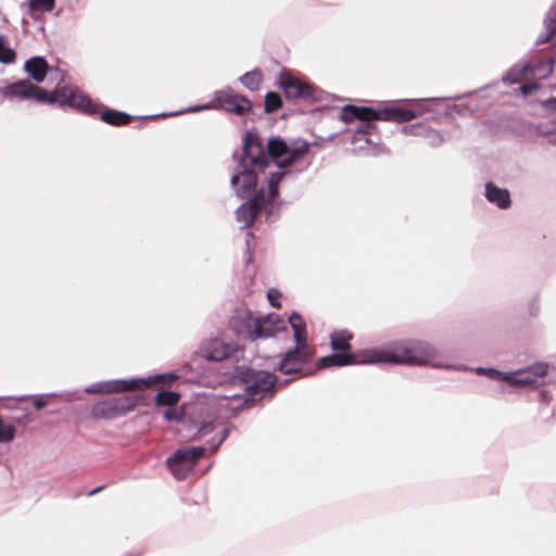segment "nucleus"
Masks as SVG:
<instances>
[{
	"label": "nucleus",
	"instance_id": "obj_37",
	"mask_svg": "<svg viewBox=\"0 0 556 556\" xmlns=\"http://www.w3.org/2000/svg\"><path fill=\"white\" fill-rule=\"evenodd\" d=\"M289 323L292 327V329H295V327H305V324L302 319V317L298 313H292L289 317Z\"/></svg>",
	"mask_w": 556,
	"mask_h": 556
},
{
	"label": "nucleus",
	"instance_id": "obj_27",
	"mask_svg": "<svg viewBox=\"0 0 556 556\" xmlns=\"http://www.w3.org/2000/svg\"><path fill=\"white\" fill-rule=\"evenodd\" d=\"M177 378L178 377L174 374L155 375L149 379H146V382H149V388L159 383L170 387L177 380Z\"/></svg>",
	"mask_w": 556,
	"mask_h": 556
},
{
	"label": "nucleus",
	"instance_id": "obj_31",
	"mask_svg": "<svg viewBox=\"0 0 556 556\" xmlns=\"http://www.w3.org/2000/svg\"><path fill=\"white\" fill-rule=\"evenodd\" d=\"M281 105V99L276 92H268L265 96V111L267 113L275 112Z\"/></svg>",
	"mask_w": 556,
	"mask_h": 556
},
{
	"label": "nucleus",
	"instance_id": "obj_11",
	"mask_svg": "<svg viewBox=\"0 0 556 556\" xmlns=\"http://www.w3.org/2000/svg\"><path fill=\"white\" fill-rule=\"evenodd\" d=\"M149 388L146 379L114 380L105 382L97 388L92 387L87 391L89 393H121L128 391H143Z\"/></svg>",
	"mask_w": 556,
	"mask_h": 556
},
{
	"label": "nucleus",
	"instance_id": "obj_12",
	"mask_svg": "<svg viewBox=\"0 0 556 556\" xmlns=\"http://www.w3.org/2000/svg\"><path fill=\"white\" fill-rule=\"evenodd\" d=\"M312 350H301L294 348L286 353L280 363V371L285 375L300 372L303 366L308 363L313 357Z\"/></svg>",
	"mask_w": 556,
	"mask_h": 556
},
{
	"label": "nucleus",
	"instance_id": "obj_34",
	"mask_svg": "<svg viewBox=\"0 0 556 556\" xmlns=\"http://www.w3.org/2000/svg\"><path fill=\"white\" fill-rule=\"evenodd\" d=\"M548 365L546 363H538L530 367V371L535 379L544 377L547 374Z\"/></svg>",
	"mask_w": 556,
	"mask_h": 556
},
{
	"label": "nucleus",
	"instance_id": "obj_14",
	"mask_svg": "<svg viewBox=\"0 0 556 556\" xmlns=\"http://www.w3.org/2000/svg\"><path fill=\"white\" fill-rule=\"evenodd\" d=\"M231 185L241 198L252 194L257 186V175L249 167H241L240 172L231 177Z\"/></svg>",
	"mask_w": 556,
	"mask_h": 556
},
{
	"label": "nucleus",
	"instance_id": "obj_2",
	"mask_svg": "<svg viewBox=\"0 0 556 556\" xmlns=\"http://www.w3.org/2000/svg\"><path fill=\"white\" fill-rule=\"evenodd\" d=\"M302 142L301 147L290 150L286 141H267V151H265L263 141H243L240 167L253 166L264 168L271 161L277 167L285 168L307 152L308 142Z\"/></svg>",
	"mask_w": 556,
	"mask_h": 556
},
{
	"label": "nucleus",
	"instance_id": "obj_15",
	"mask_svg": "<svg viewBox=\"0 0 556 556\" xmlns=\"http://www.w3.org/2000/svg\"><path fill=\"white\" fill-rule=\"evenodd\" d=\"M264 199L263 190H261L254 199L238 208V219L244 223L245 226L252 225L260 213Z\"/></svg>",
	"mask_w": 556,
	"mask_h": 556
},
{
	"label": "nucleus",
	"instance_id": "obj_13",
	"mask_svg": "<svg viewBox=\"0 0 556 556\" xmlns=\"http://www.w3.org/2000/svg\"><path fill=\"white\" fill-rule=\"evenodd\" d=\"M280 86L286 97L292 100L307 99L313 96L309 85L302 83L287 73L280 75Z\"/></svg>",
	"mask_w": 556,
	"mask_h": 556
},
{
	"label": "nucleus",
	"instance_id": "obj_1",
	"mask_svg": "<svg viewBox=\"0 0 556 556\" xmlns=\"http://www.w3.org/2000/svg\"><path fill=\"white\" fill-rule=\"evenodd\" d=\"M435 355L431 344L419 340H404L392 342L380 350H368L364 353L361 363H391L405 365H425ZM359 363L357 355L352 353H333L317 361L319 368L345 366Z\"/></svg>",
	"mask_w": 556,
	"mask_h": 556
},
{
	"label": "nucleus",
	"instance_id": "obj_20",
	"mask_svg": "<svg viewBox=\"0 0 556 556\" xmlns=\"http://www.w3.org/2000/svg\"><path fill=\"white\" fill-rule=\"evenodd\" d=\"M402 131L405 136L410 137H426L431 138L434 135V131L425 125L424 123H415L405 125L402 127Z\"/></svg>",
	"mask_w": 556,
	"mask_h": 556
},
{
	"label": "nucleus",
	"instance_id": "obj_35",
	"mask_svg": "<svg viewBox=\"0 0 556 556\" xmlns=\"http://www.w3.org/2000/svg\"><path fill=\"white\" fill-rule=\"evenodd\" d=\"M163 416L167 421H180L182 419V414L173 407L167 408Z\"/></svg>",
	"mask_w": 556,
	"mask_h": 556
},
{
	"label": "nucleus",
	"instance_id": "obj_21",
	"mask_svg": "<svg viewBox=\"0 0 556 556\" xmlns=\"http://www.w3.org/2000/svg\"><path fill=\"white\" fill-rule=\"evenodd\" d=\"M533 74V66L530 64H526L521 67L511 68L507 74V78L510 83H520L523 79H528V77Z\"/></svg>",
	"mask_w": 556,
	"mask_h": 556
},
{
	"label": "nucleus",
	"instance_id": "obj_6",
	"mask_svg": "<svg viewBox=\"0 0 556 556\" xmlns=\"http://www.w3.org/2000/svg\"><path fill=\"white\" fill-rule=\"evenodd\" d=\"M0 93L9 100H36L42 103H54V94L34 85L28 79L20 80L0 87Z\"/></svg>",
	"mask_w": 556,
	"mask_h": 556
},
{
	"label": "nucleus",
	"instance_id": "obj_32",
	"mask_svg": "<svg viewBox=\"0 0 556 556\" xmlns=\"http://www.w3.org/2000/svg\"><path fill=\"white\" fill-rule=\"evenodd\" d=\"M294 332V340H295V346L301 350H311L309 346L306 343V327H295L293 329Z\"/></svg>",
	"mask_w": 556,
	"mask_h": 556
},
{
	"label": "nucleus",
	"instance_id": "obj_24",
	"mask_svg": "<svg viewBox=\"0 0 556 556\" xmlns=\"http://www.w3.org/2000/svg\"><path fill=\"white\" fill-rule=\"evenodd\" d=\"M29 13L33 18H38V13L46 11L50 12L54 8V0H29Z\"/></svg>",
	"mask_w": 556,
	"mask_h": 556
},
{
	"label": "nucleus",
	"instance_id": "obj_40",
	"mask_svg": "<svg viewBox=\"0 0 556 556\" xmlns=\"http://www.w3.org/2000/svg\"><path fill=\"white\" fill-rule=\"evenodd\" d=\"M103 489H104V486H103V485L98 486V488H96V489H93V490L89 491V492H88V496H93V495H96L97 493H99L100 491H102Z\"/></svg>",
	"mask_w": 556,
	"mask_h": 556
},
{
	"label": "nucleus",
	"instance_id": "obj_23",
	"mask_svg": "<svg viewBox=\"0 0 556 556\" xmlns=\"http://www.w3.org/2000/svg\"><path fill=\"white\" fill-rule=\"evenodd\" d=\"M509 374L508 377H504L506 381H508L511 386H531L536 382L535 377L531 374L530 370H523L516 375Z\"/></svg>",
	"mask_w": 556,
	"mask_h": 556
},
{
	"label": "nucleus",
	"instance_id": "obj_33",
	"mask_svg": "<svg viewBox=\"0 0 556 556\" xmlns=\"http://www.w3.org/2000/svg\"><path fill=\"white\" fill-rule=\"evenodd\" d=\"M477 372L478 374H485V375H488L492 379L504 380V381H506V379L504 377H508L509 376V374H504V372H501V371H498L496 369H493V368H483V367H479L477 369Z\"/></svg>",
	"mask_w": 556,
	"mask_h": 556
},
{
	"label": "nucleus",
	"instance_id": "obj_42",
	"mask_svg": "<svg viewBox=\"0 0 556 556\" xmlns=\"http://www.w3.org/2000/svg\"><path fill=\"white\" fill-rule=\"evenodd\" d=\"M549 103L551 108L556 111V99H553Z\"/></svg>",
	"mask_w": 556,
	"mask_h": 556
},
{
	"label": "nucleus",
	"instance_id": "obj_3",
	"mask_svg": "<svg viewBox=\"0 0 556 556\" xmlns=\"http://www.w3.org/2000/svg\"><path fill=\"white\" fill-rule=\"evenodd\" d=\"M416 110L412 108H387L376 112L368 108L345 105L340 113V118L345 123H357L355 130L371 136V123L378 119L403 123L414 118Z\"/></svg>",
	"mask_w": 556,
	"mask_h": 556
},
{
	"label": "nucleus",
	"instance_id": "obj_28",
	"mask_svg": "<svg viewBox=\"0 0 556 556\" xmlns=\"http://www.w3.org/2000/svg\"><path fill=\"white\" fill-rule=\"evenodd\" d=\"M261 79L262 74L257 71L247 73L240 78L241 83L250 90L256 89L261 83Z\"/></svg>",
	"mask_w": 556,
	"mask_h": 556
},
{
	"label": "nucleus",
	"instance_id": "obj_18",
	"mask_svg": "<svg viewBox=\"0 0 556 556\" xmlns=\"http://www.w3.org/2000/svg\"><path fill=\"white\" fill-rule=\"evenodd\" d=\"M98 114L101 115L102 121L114 126L126 125L132 119V117L126 113L106 109L101 104L100 112H98Z\"/></svg>",
	"mask_w": 556,
	"mask_h": 556
},
{
	"label": "nucleus",
	"instance_id": "obj_16",
	"mask_svg": "<svg viewBox=\"0 0 556 556\" xmlns=\"http://www.w3.org/2000/svg\"><path fill=\"white\" fill-rule=\"evenodd\" d=\"M485 198L489 202L495 204L502 210H506L510 206V193L507 189L498 188L494 182L485 184Z\"/></svg>",
	"mask_w": 556,
	"mask_h": 556
},
{
	"label": "nucleus",
	"instance_id": "obj_29",
	"mask_svg": "<svg viewBox=\"0 0 556 556\" xmlns=\"http://www.w3.org/2000/svg\"><path fill=\"white\" fill-rule=\"evenodd\" d=\"M15 59L13 49L7 46V40L3 35H0V62L11 63Z\"/></svg>",
	"mask_w": 556,
	"mask_h": 556
},
{
	"label": "nucleus",
	"instance_id": "obj_9",
	"mask_svg": "<svg viewBox=\"0 0 556 556\" xmlns=\"http://www.w3.org/2000/svg\"><path fill=\"white\" fill-rule=\"evenodd\" d=\"M243 381L251 399H262L266 392L275 387L277 378L268 371L248 370L243 374Z\"/></svg>",
	"mask_w": 556,
	"mask_h": 556
},
{
	"label": "nucleus",
	"instance_id": "obj_8",
	"mask_svg": "<svg viewBox=\"0 0 556 556\" xmlns=\"http://www.w3.org/2000/svg\"><path fill=\"white\" fill-rule=\"evenodd\" d=\"M206 109H224L236 114H242L251 109V102L243 96L230 89L218 90L214 93Z\"/></svg>",
	"mask_w": 556,
	"mask_h": 556
},
{
	"label": "nucleus",
	"instance_id": "obj_5",
	"mask_svg": "<svg viewBox=\"0 0 556 556\" xmlns=\"http://www.w3.org/2000/svg\"><path fill=\"white\" fill-rule=\"evenodd\" d=\"M205 454L202 446H190L177 450L166 459V465L177 480H184L193 470L199 459Z\"/></svg>",
	"mask_w": 556,
	"mask_h": 556
},
{
	"label": "nucleus",
	"instance_id": "obj_19",
	"mask_svg": "<svg viewBox=\"0 0 556 556\" xmlns=\"http://www.w3.org/2000/svg\"><path fill=\"white\" fill-rule=\"evenodd\" d=\"M353 334L348 330L334 331L331 333V346L337 351H349L351 349L350 341Z\"/></svg>",
	"mask_w": 556,
	"mask_h": 556
},
{
	"label": "nucleus",
	"instance_id": "obj_36",
	"mask_svg": "<svg viewBox=\"0 0 556 556\" xmlns=\"http://www.w3.org/2000/svg\"><path fill=\"white\" fill-rule=\"evenodd\" d=\"M280 296H281V293L276 289H269L267 291V299L274 307L279 308L281 306L280 303L278 302Z\"/></svg>",
	"mask_w": 556,
	"mask_h": 556
},
{
	"label": "nucleus",
	"instance_id": "obj_38",
	"mask_svg": "<svg viewBox=\"0 0 556 556\" xmlns=\"http://www.w3.org/2000/svg\"><path fill=\"white\" fill-rule=\"evenodd\" d=\"M538 88H539V85L536 83H532V84H525V85H522L520 87V90H521L523 96H529L534 90H536Z\"/></svg>",
	"mask_w": 556,
	"mask_h": 556
},
{
	"label": "nucleus",
	"instance_id": "obj_26",
	"mask_svg": "<svg viewBox=\"0 0 556 556\" xmlns=\"http://www.w3.org/2000/svg\"><path fill=\"white\" fill-rule=\"evenodd\" d=\"M286 172H279L271 174L269 181H268V194H267V202H273L276 197L278 195V186L280 180L286 175Z\"/></svg>",
	"mask_w": 556,
	"mask_h": 556
},
{
	"label": "nucleus",
	"instance_id": "obj_7",
	"mask_svg": "<svg viewBox=\"0 0 556 556\" xmlns=\"http://www.w3.org/2000/svg\"><path fill=\"white\" fill-rule=\"evenodd\" d=\"M137 401L130 396L111 397L97 402L91 407L94 418L111 419L132 410Z\"/></svg>",
	"mask_w": 556,
	"mask_h": 556
},
{
	"label": "nucleus",
	"instance_id": "obj_41",
	"mask_svg": "<svg viewBox=\"0 0 556 556\" xmlns=\"http://www.w3.org/2000/svg\"><path fill=\"white\" fill-rule=\"evenodd\" d=\"M244 139L250 140V139H255V138L252 132H247V135L244 136Z\"/></svg>",
	"mask_w": 556,
	"mask_h": 556
},
{
	"label": "nucleus",
	"instance_id": "obj_39",
	"mask_svg": "<svg viewBox=\"0 0 556 556\" xmlns=\"http://www.w3.org/2000/svg\"><path fill=\"white\" fill-rule=\"evenodd\" d=\"M46 401L41 400V399H38L34 402V406L36 409H41L46 406Z\"/></svg>",
	"mask_w": 556,
	"mask_h": 556
},
{
	"label": "nucleus",
	"instance_id": "obj_10",
	"mask_svg": "<svg viewBox=\"0 0 556 556\" xmlns=\"http://www.w3.org/2000/svg\"><path fill=\"white\" fill-rule=\"evenodd\" d=\"M55 97L62 105H68L90 115H97L100 112V104L93 102L89 97L78 89H63Z\"/></svg>",
	"mask_w": 556,
	"mask_h": 556
},
{
	"label": "nucleus",
	"instance_id": "obj_25",
	"mask_svg": "<svg viewBox=\"0 0 556 556\" xmlns=\"http://www.w3.org/2000/svg\"><path fill=\"white\" fill-rule=\"evenodd\" d=\"M214 345H216L208 354L207 358L213 361H222L229 357L232 353V349L230 345H223L220 342L215 341Z\"/></svg>",
	"mask_w": 556,
	"mask_h": 556
},
{
	"label": "nucleus",
	"instance_id": "obj_22",
	"mask_svg": "<svg viewBox=\"0 0 556 556\" xmlns=\"http://www.w3.org/2000/svg\"><path fill=\"white\" fill-rule=\"evenodd\" d=\"M180 400V394L174 391H160L155 396L156 406H175Z\"/></svg>",
	"mask_w": 556,
	"mask_h": 556
},
{
	"label": "nucleus",
	"instance_id": "obj_4",
	"mask_svg": "<svg viewBox=\"0 0 556 556\" xmlns=\"http://www.w3.org/2000/svg\"><path fill=\"white\" fill-rule=\"evenodd\" d=\"M242 328L251 340L269 338L278 331L286 329L283 320L278 314L271 313L264 317H252L248 314L242 319Z\"/></svg>",
	"mask_w": 556,
	"mask_h": 556
},
{
	"label": "nucleus",
	"instance_id": "obj_17",
	"mask_svg": "<svg viewBox=\"0 0 556 556\" xmlns=\"http://www.w3.org/2000/svg\"><path fill=\"white\" fill-rule=\"evenodd\" d=\"M48 64L43 58L35 56L26 61V72L37 81H43L47 73Z\"/></svg>",
	"mask_w": 556,
	"mask_h": 556
},
{
	"label": "nucleus",
	"instance_id": "obj_30",
	"mask_svg": "<svg viewBox=\"0 0 556 556\" xmlns=\"http://www.w3.org/2000/svg\"><path fill=\"white\" fill-rule=\"evenodd\" d=\"M15 437V428L12 425H7L0 417V442H11Z\"/></svg>",
	"mask_w": 556,
	"mask_h": 556
}]
</instances>
